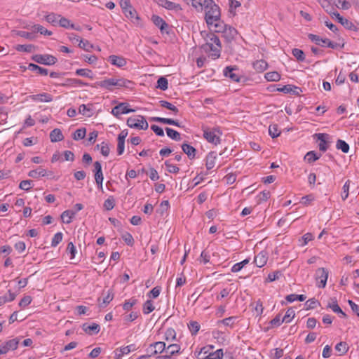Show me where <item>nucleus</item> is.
<instances>
[{
  "instance_id": "f8f14e48",
  "label": "nucleus",
  "mask_w": 359,
  "mask_h": 359,
  "mask_svg": "<svg viewBox=\"0 0 359 359\" xmlns=\"http://www.w3.org/2000/svg\"><path fill=\"white\" fill-rule=\"evenodd\" d=\"M315 136L317 137L318 140L320 141L318 144V147L320 151H326L329 147L330 142L328 139L330 138V135L327 133H316Z\"/></svg>"
},
{
  "instance_id": "1a4fd4ad",
  "label": "nucleus",
  "mask_w": 359,
  "mask_h": 359,
  "mask_svg": "<svg viewBox=\"0 0 359 359\" xmlns=\"http://www.w3.org/2000/svg\"><path fill=\"white\" fill-rule=\"evenodd\" d=\"M19 339L18 338L12 339L6 341L0 346V355L5 354L10 350H15L18 348Z\"/></svg>"
},
{
  "instance_id": "c756f323",
  "label": "nucleus",
  "mask_w": 359,
  "mask_h": 359,
  "mask_svg": "<svg viewBox=\"0 0 359 359\" xmlns=\"http://www.w3.org/2000/svg\"><path fill=\"white\" fill-rule=\"evenodd\" d=\"M205 40V43H212L217 45V43H219V45H221L220 40L219 37L215 35L214 33H208L206 34L205 36L204 37Z\"/></svg>"
},
{
  "instance_id": "ddd939ff",
  "label": "nucleus",
  "mask_w": 359,
  "mask_h": 359,
  "mask_svg": "<svg viewBox=\"0 0 359 359\" xmlns=\"http://www.w3.org/2000/svg\"><path fill=\"white\" fill-rule=\"evenodd\" d=\"M151 20L153 23L160 29L161 33L166 32L168 34L167 30L168 29V24L162 18L156 15H153Z\"/></svg>"
},
{
  "instance_id": "c03bdc74",
  "label": "nucleus",
  "mask_w": 359,
  "mask_h": 359,
  "mask_svg": "<svg viewBox=\"0 0 359 359\" xmlns=\"http://www.w3.org/2000/svg\"><path fill=\"white\" fill-rule=\"evenodd\" d=\"M86 134V129L85 128H81L77 129L73 134V139L74 140H82L85 137Z\"/></svg>"
},
{
  "instance_id": "4468645a",
  "label": "nucleus",
  "mask_w": 359,
  "mask_h": 359,
  "mask_svg": "<svg viewBox=\"0 0 359 359\" xmlns=\"http://www.w3.org/2000/svg\"><path fill=\"white\" fill-rule=\"evenodd\" d=\"M155 1L161 6L164 7L168 10L180 11H182L180 4H175L168 0H155Z\"/></svg>"
},
{
  "instance_id": "e433bc0d",
  "label": "nucleus",
  "mask_w": 359,
  "mask_h": 359,
  "mask_svg": "<svg viewBox=\"0 0 359 359\" xmlns=\"http://www.w3.org/2000/svg\"><path fill=\"white\" fill-rule=\"evenodd\" d=\"M58 25L64 28H72L76 29L73 23L71 22L69 20L66 18L60 16Z\"/></svg>"
},
{
  "instance_id": "a878e982",
  "label": "nucleus",
  "mask_w": 359,
  "mask_h": 359,
  "mask_svg": "<svg viewBox=\"0 0 359 359\" xmlns=\"http://www.w3.org/2000/svg\"><path fill=\"white\" fill-rule=\"evenodd\" d=\"M64 136L59 128H55L50 133V139L52 142H56L62 140Z\"/></svg>"
},
{
  "instance_id": "09e8293b",
  "label": "nucleus",
  "mask_w": 359,
  "mask_h": 359,
  "mask_svg": "<svg viewBox=\"0 0 359 359\" xmlns=\"http://www.w3.org/2000/svg\"><path fill=\"white\" fill-rule=\"evenodd\" d=\"M294 57L299 62H303L305 60V54L303 50L299 48H294L292 50Z\"/></svg>"
},
{
  "instance_id": "8fccbe9b",
  "label": "nucleus",
  "mask_w": 359,
  "mask_h": 359,
  "mask_svg": "<svg viewBox=\"0 0 359 359\" xmlns=\"http://www.w3.org/2000/svg\"><path fill=\"white\" fill-rule=\"evenodd\" d=\"M155 309L151 300H147L143 305V313L149 314Z\"/></svg>"
},
{
  "instance_id": "f704fd0d",
  "label": "nucleus",
  "mask_w": 359,
  "mask_h": 359,
  "mask_svg": "<svg viewBox=\"0 0 359 359\" xmlns=\"http://www.w3.org/2000/svg\"><path fill=\"white\" fill-rule=\"evenodd\" d=\"M74 212L72 210H65L61 215V219L64 223L69 224L72 222V219L74 215Z\"/></svg>"
},
{
  "instance_id": "58836bf2",
  "label": "nucleus",
  "mask_w": 359,
  "mask_h": 359,
  "mask_svg": "<svg viewBox=\"0 0 359 359\" xmlns=\"http://www.w3.org/2000/svg\"><path fill=\"white\" fill-rule=\"evenodd\" d=\"M159 103L162 107L172 111L175 114H177L179 112V109L175 105L166 100H160Z\"/></svg>"
},
{
  "instance_id": "c9c22d12",
  "label": "nucleus",
  "mask_w": 359,
  "mask_h": 359,
  "mask_svg": "<svg viewBox=\"0 0 359 359\" xmlns=\"http://www.w3.org/2000/svg\"><path fill=\"white\" fill-rule=\"evenodd\" d=\"M60 16V15H57V14L51 13L47 15L45 17V18L48 22L55 26V25H58Z\"/></svg>"
},
{
  "instance_id": "0e129e2a",
  "label": "nucleus",
  "mask_w": 359,
  "mask_h": 359,
  "mask_svg": "<svg viewBox=\"0 0 359 359\" xmlns=\"http://www.w3.org/2000/svg\"><path fill=\"white\" fill-rule=\"evenodd\" d=\"M165 165L166 166L168 172H169L170 173L176 174V173L179 172V171H180V168L177 166L170 163L169 161H166L165 162Z\"/></svg>"
},
{
  "instance_id": "5701e85b",
  "label": "nucleus",
  "mask_w": 359,
  "mask_h": 359,
  "mask_svg": "<svg viewBox=\"0 0 359 359\" xmlns=\"http://www.w3.org/2000/svg\"><path fill=\"white\" fill-rule=\"evenodd\" d=\"M182 149L184 153H185L189 158L193 159L196 156V149L189 144H183Z\"/></svg>"
},
{
  "instance_id": "13d9d810",
  "label": "nucleus",
  "mask_w": 359,
  "mask_h": 359,
  "mask_svg": "<svg viewBox=\"0 0 359 359\" xmlns=\"http://www.w3.org/2000/svg\"><path fill=\"white\" fill-rule=\"evenodd\" d=\"M115 206V199L113 196H109L104 203V207L107 210H111Z\"/></svg>"
},
{
  "instance_id": "423d86ee",
  "label": "nucleus",
  "mask_w": 359,
  "mask_h": 359,
  "mask_svg": "<svg viewBox=\"0 0 359 359\" xmlns=\"http://www.w3.org/2000/svg\"><path fill=\"white\" fill-rule=\"evenodd\" d=\"M326 11L333 18L335 17L338 22L341 24L346 29L348 30L358 31L357 27L349 20L343 18L337 11L330 12L328 10Z\"/></svg>"
},
{
  "instance_id": "20e7f679",
  "label": "nucleus",
  "mask_w": 359,
  "mask_h": 359,
  "mask_svg": "<svg viewBox=\"0 0 359 359\" xmlns=\"http://www.w3.org/2000/svg\"><path fill=\"white\" fill-rule=\"evenodd\" d=\"M32 60L37 63L48 66L53 65L57 62V59L55 56L48 54H36L32 57Z\"/></svg>"
},
{
  "instance_id": "37998d69",
  "label": "nucleus",
  "mask_w": 359,
  "mask_h": 359,
  "mask_svg": "<svg viewBox=\"0 0 359 359\" xmlns=\"http://www.w3.org/2000/svg\"><path fill=\"white\" fill-rule=\"evenodd\" d=\"M306 297L304 294H291L289 295H287L285 297V299L288 302H293L295 300H299L300 302H303L306 299Z\"/></svg>"
},
{
  "instance_id": "b1692460",
  "label": "nucleus",
  "mask_w": 359,
  "mask_h": 359,
  "mask_svg": "<svg viewBox=\"0 0 359 359\" xmlns=\"http://www.w3.org/2000/svg\"><path fill=\"white\" fill-rule=\"evenodd\" d=\"M113 298L114 293L111 290H109L107 294L103 297L102 302H101V299L100 297L97 299L99 306L105 307L111 301H112Z\"/></svg>"
},
{
  "instance_id": "69168bd1",
  "label": "nucleus",
  "mask_w": 359,
  "mask_h": 359,
  "mask_svg": "<svg viewBox=\"0 0 359 359\" xmlns=\"http://www.w3.org/2000/svg\"><path fill=\"white\" fill-rule=\"evenodd\" d=\"M236 319V317L235 316H231L229 318H226L222 320H219V323H222L223 325L226 326H230L232 327L233 324L235 323V320Z\"/></svg>"
},
{
  "instance_id": "5fc2aeb1",
  "label": "nucleus",
  "mask_w": 359,
  "mask_h": 359,
  "mask_svg": "<svg viewBox=\"0 0 359 359\" xmlns=\"http://www.w3.org/2000/svg\"><path fill=\"white\" fill-rule=\"evenodd\" d=\"M222 356V349H218L216 351H212V350H211L210 352L208 354L207 359H220Z\"/></svg>"
},
{
  "instance_id": "473e14b6",
  "label": "nucleus",
  "mask_w": 359,
  "mask_h": 359,
  "mask_svg": "<svg viewBox=\"0 0 359 359\" xmlns=\"http://www.w3.org/2000/svg\"><path fill=\"white\" fill-rule=\"evenodd\" d=\"M321 156V154H317V153L314 151H310L306 153L304 156V159L308 161V163H313L316 161L318 160Z\"/></svg>"
},
{
  "instance_id": "0eeeda50",
  "label": "nucleus",
  "mask_w": 359,
  "mask_h": 359,
  "mask_svg": "<svg viewBox=\"0 0 359 359\" xmlns=\"http://www.w3.org/2000/svg\"><path fill=\"white\" fill-rule=\"evenodd\" d=\"M201 49H203L205 53H210L211 56L214 57V58H218L220 56L222 45H219V43L215 45L211 43H204L201 46Z\"/></svg>"
},
{
  "instance_id": "bf43d9fd",
  "label": "nucleus",
  "mask_w": 359,
  "mask_h": 359,
  "mask_svg": "<svg viewBox=\"0 0 359 359\" xmlns=\"http://www.w3.org/2000/svg\"><path fill=\"white\" fill-rule=\"evenodd\" d=\"M137 300L135 298H131L128 300H126L123 304V309L125 311H129L131 308L137 304Z\"/></svg>"
},
{
  "instance_id": "aec40b11",
  "label": "nucleus",
  "mask_w": 359,
  "mask_h": 359,
  "mask_svg": "<svg viewBox=\"0 0 359 359\" xmlns=\"http://www.w3.org/2000/svg\"><path fill=\"white\" fill-rule=\"evenodd\" d=\"M108 61L113 65L118 67H124L126 65V60L121 56L111 55L108 57Z\"/></svg>"
},
{
  "instance_id": "7ed1b4c3",
  "label": "nucleus",
  "mask_w": 359,
  "mask_h": 359,
  "mask_svg": "<svg viewBox=\"0 0 359 359\" xmlns=\"http://www.w3.org/2000/svg\"><path fill=\"white\" fill-rule=\"evenodd\" d=\"M127 125L131 128L139 130H147L149 127V124L144 117L141 115L129 117L127 120Z\"/></svg>"
},
{
  "instance_id": "2f4dec72",
  "label": "nucleus",
  "mask_w": 359,
  "mask_h": 359,
  "mask_svg": "<svg viewBox=\"0 0 359 359\" xmlns=\"http://www.w3.org/2000/svg\"><path fill=\"white\" fill-rule=\"evenodd\" d=\"M32 29L34 33L39 32L41 34L43 35L50 36L53 34L51 31L48 30L47 29L44 28L42 25L38 24L33 25L32 27Z\"/></svg>"
},
{
  "instance_id": "774afa93",
  "label": "nucleus",
  "mask_w": 359,
  "mask_h": 359,
  "mask_svg": "<svg viewBox=\"0 0 359 359\" xmlns=\"http://www.w3.org/2000/svg\"><path fill=\"white\" fill-rule=\"evenodd\" d=\"M281 272L280 271H276L273 273H271L268 275L266 281L273 282L276 280H278L279 277L281 276Z\"/></svg>"
},
{
  "instance_id": "338daca9",
  "label": "nucleus",
  "mask_w": 359,
  "mask_h": 359,
  "mask_svg": "<svg viewBox=\"0 0 359 359\" xmlns=\"http://www.w3.org/2000/svg\"><path fill=\"white\" fill-rule=\"evenodd\" d=\"M319 304H320L319 302L313 298L307 300L305 303V305L306 306V309H315Z\"/></svg>"
},
{
  "instance_id": "9b49d317",
  "label": "nucleus",
  "mask_w": 359,
  "mask_h": 359,
  "mask_svg": "<svg viewBox=\"0 0 359 359\" xmlns=\"http://www.w3.org/2000/svg\"><path fill=\"white\" fill-rule=\"evenodd\" d=\"M316 280H320V284L318 285V287L320 288H324L326 285L328 278V271L325 268H319L316 271Z\"/></svg>"
},
{
  "instance_id": "2eb2a0df",
  "label": "nucleus",
  "mask_w": 359,
  "mask_h": 359,
  "mask_svg": "<svg viewBox=\"0 0 359 359\" xmlns=\"http://www.w3.org/2000/svg\"><path fill=\"white\" fill-rule=\"evenodd\" d=\"M203 137L208 142L212 143L215 145L219 144L221 141L220 137L217 134L214 133V132L210 131L208 128L203 130Z\"/></svg>"
},
{
  "instance_id": "a19ab883",
  "label": "nucleus",
  "mask_w": 359,
  "mask_h": 359,
  "mask_svg": "<svg viewBox=\"0 0 359 359\" xmlns=\"http://www.w3.org/2000/svg\"><path fill=\"white\" fill-rule=\"evenodd\" d=\"M265 79L269 81H278L280 79V75L277 72H270L265 74Z\"/></svg>"
},
{
  "instance_id": "f03ea898",
  "label": "nucleus",
  "mask_w": 359,
  "mask_h": 359,
  "mask_svg": "<svg viewBox=\"0 0 359 359\" xmlns=\"http://www.w3.org/2000/svg\"><path fill=\"white\" fill-rule=\"evenodd\" d=\"M132 84V81L123 78H109L100 81H97L92 86L95 88H103L109 90H112L114 88H130V86Z\"/></svg>"
},
{
  "instance_id": "4be33fe9",
  "label": "nucleus",
  "mask_w": 359,
  "mask_h": 359,
  "mask_svg": "<svg viewBox=\"0 0 359 359\" xmlns=\"http://www.w3.org/2000/svg\"><path fill=\"white\" fill-rule=\"evenodd\" d=\"M31 98L34 101H40L45 102H50L53 100V96L46 93L33 95L31 96Z\"/></svg>"
},
{
  "instance_id": "e2e57ef3",
  "label": "nucleus",
  "mask_w": 359,
  "mask_h": 359,
  "mask_svg": "<svg viewBox=\"0 0 359 359\" xmlns=\"http://www.w3.org/2000/svg\"><path fill=\"white\" fill-rule=\"evenodd\" d=\"M63 235L61 232L56 233L51 241V246H57L62 240Z\"/></svg>"
},
{
  "instance_id": "c85d7f7f",
  "label": "nucleus",
  "mask_w": 359,
  "mask_h": 359,
  "mask_svg": "<svg viewBox=\"0 0 359 359\" xmlns=\"http://www.w3.org/2000/svg\"><path fill=\"white\" fill-rule=\"evenodd\" d=\"M216 154L214 151L210 152L206 157L205 166L207 170H211L215 164Z\"/></svg>"
},
{
  "instance_id": "a18cd8bd",
  "label": "nucleus",
  "mask_w": 359,
  "mask_h": 359,
  "mask_svg": "<svg viewBox=\"0 0 359 359\" xmlns=\"http://www.w3.org/2000/svg\"><path fill=\"white\" fill-rule=\"evenodd\" d=\"M188 327L192 335H196L200 330V325L197 321H190Z\"/></svg>"
},
{
  "instance_id": "9d476101",
  "label": "nucleus",
  "mask_w": 359,
  "mask_h": 359,
  "mask_svg": "<svg viewBox=\"0 0 359 359\" xmlns=\"http://www.w3.org/2000/svg\"><path fill=\"white\" fill-rule=\"evenodd\" d=\"M238 71L236 66H228L224 69V75L226 77L230 78L233 81L240 82L241 76L236 72Z\"/></svg>"
},
{
  "instance_id": "4d7b16f0",
  "label": "nucleus",
  "mask_w": 359,
  "mask_h": 359,
  "mask_svg": "<svg viewBox=\"0 0 359 359\" xmlns=\"http://www.w3.org/2000/svg\"><path fill=\"white\" fill-rule=\"evenodd\" d=\"M32 180H22L20 182L19 184V188L24 191H28L32 189L31 184H32Z\"/></svg>"
},
{
  "instance_id": "864d4df0",
  "label": "nucleus",
  "mask_w": 359,
  "mask_h": 359,
  "mask_svg": "<svg viewBox=\"0 0 359 359\" xmlns=\"http://www.w3.org/2000/svg\"><path fill=\"white\" fill-rule=\"evenodd\" d=\"M157 88L162 90H165L168 88V82L166 78L160 77L157 81Z\"/></svg>"
},
{
  "instance_id": "6e6552de",
  "label": "nucleus",
  "mask_w": 359,
  "mask_h": 359,
  "mask_svg": "<svg viewBox=\"0 0 359 359\" xmlns=\"http://www.w3.org/2000/svg\"><path fill=\"white\" fill-rule=\"evenodd\" d=\"M135 109L129 108V105L127 102H121L118 105L115 106L112 110L111 114L116 116L118 117L121 114H128L130 112H134Z\"/></svg>"
},
{
  "instance_id": "a211bd4d",
  "label": "nucleus",
  "mask_w": 359,
  "mask_h": 359,
  "mask_svg": "<svg viewBox=\"0 0 359 359\" xmlns=\"http://www.w3.org/2000/svg\"><path fill=\"white\" fill-rule=\"evenodd\" d=\"M237 34V30L234 27L228 25L224 32H223L222 36L225 39V40L227 42L229 43L231 42L235 39Z\"/></svg>"
},
{
  "instance_id": "603ef678",
  "label": "nucleus",
  "mask_w": 359,
  "mask_h": 359,
  "mask_svg": "<svg viewBox=\"0 0 359 359\" xmlns=\"http://www.w3.org/2000/svg\"><path fill=\"white\" fill-rule=\"evenodd\" d=\"M335 349L340 353V355H342L345 354L348 351V347L346 342L341 341L336 345Z\"/></svg>"
},
{
  "instance_id": "f3484780",
  "label": "nucleus",
  "mask_w": 359,
  "mask_h": 359,
  "mask_svg": "<svg viewBox=\"0 0 359 359\" xmlns=\"http://www.w3.org/2000/svg\"><path fill=\"white\" fill-rule=\"evenodd\" d=\"M180 351V345L172 344L165 346L164 357L168 359H171V357L176 353H179Z\"/></svg>"
},
{
  "instance_id": "6e6d98bb",
  "label": "nucleus",
  "mask_w": 359,
  "mask_h": 359,
  "mask_svg": "<svg viewBox=\"0 0 359 359\" xmlns=\"http://www.w3.org/2000/svg\"><path fill=\"white\" fill-rule=\"evenodd\" d=\"M82 86V85H87L86 83H84L81 80L76 79H68L66 80L65 83H62V86Z\"/></svg>"
},
{
  "instance_id": "7c9ffc66",
  "label": "nucleus",
  "mask_w": 359,
  "mask_h": 359,
  "mask_svg": "<svg viewBox=\"0 0 359 359\" xmlns=\"http://www.w3.org/2000/svg\"><path fill=\"white\" fill-rule=\"evenodd\" d=\"M212 26H214L215 32L223 34L228 25L219 19L217 21H215Z\"/></svg>"
},
{
  "instance_id": "72a5a7b5",
  "label": "nucleus",
  "mask_w": 359,
  "mask_h": 359,
  "mask_svg": "<svg viewBox=\"0 0 359 359\" xmlns=\"http://www.w3.org/2000/svg\"><path fill=\"white\" fill-rule=\"evenodd\" d=\"M16 294L8 290V294L0 297V306H2L6 302H12L15 299Z\"/></svg>"
},
{
  "instance_id": "cd10ccee",
  "label": "nucleus",
  "mask_w": 359,
  "mask_h": 359,
  "mask_svg": "<svg viewBox=\"0 0 359 359\" xmlns=\"http://www.w3.org/2000/svg\"><path fill=\"white\" fill-rule=\"evenodd\" d=\"M94 149L100 150L102 155L105 157L108 156L110 152V149L108 144L104 142H102L101 144H97L95 147Z\"/></svg>"
},
{
  "instance_id": "79ce46f5",
  "label": "nucleus",
  "mask_w": 359,
  "mask_h": 359,
  "mask_svg": "<svg viewBox=\"0 0 359 359\" xmlns=\"http://www.w3.org/2000/svg\"><path fill=\"white\" fill-rule=\"evenodd\" d=\"M295 316V312L293 308H289L285 316L282 319V322H285L286 323H290Z\"/></svg>"
},
{
  "instance_id": "680f3d73",
  "label": "nucleus",
  "mask_w": 359,
  "mask_h": 359,
  "mask_svg": "<svg viewBox=\"0 0 359 359\" xmlns=\"http://www.w3.org/2000/svg\"><path fill=\"white\" fill-rule=\"evenodd\" d=\"M154 348L157 351L158 353H165V343L163 341H157L153 344Z\"/></svg>"
},
{
  "instance_id": "ea45409f",
  "label": "nucleus",
  "mask_w": 359,
  "mask_h": 359,
  "mask_svg": "<svg viewBox=\"0 0 359 359\" xmlns=\"http://www.w3.org/2000/svg\"><path fill=\"white\" fill-rule=\"evenodd\" d=\"M336 148L339 150H341L344 153H348L350 149L348 144L342 140H338L337 141Z\"/></svg>"
},
{
  "instance_id": "6ab92c4d",
  "label": "nucleus",
  "mask_w": 359,
  "mask_h": 359,
  "mask_svg": "<svg viewBox=\"0 0 359 359\" xmlns=\"http://www.w3.org/2000/svg\"><path fill=\"white\" fill-rule=\"evenodd\" d=\"M267 260L268 257L266 252L262 251L255 257L254 263L257 267L261 268L266 264Z\"/></svg>"
},
{
  "instance_id": "412c9836",
  "label": "nucleus",
  "mask_w": 359,
  "mask_h": 359,
  "mask_svg": "<svg viewBox=\"0 0 359 359\" xmlns=\"http://www.w3.org/2000/svg\"><path fill=\"white\" fill-rule=\"evenodd\" d=\"M277 90L284 93H291L295 95H299L300 92H302L300 88L293 85H285L282 88H278Z\"/></svg>"
},
{
  "instance_id": "49530a36",
  "label": "nucleus",
  "mask_w": 359,
  "mask_h": 359,
  "mask_svg": "<svg viewBox=\"0 0 359 359\" xmlns=\"http://www.w3.org/2000/svg\"><path fill=\"white\" fill-rule=\"evenodd\" d=\"M269 133L272 138H276L280 135L277 124L270 125L269 127Z\"/></svg>"
},
{
  "instance_id": "dca6fc26",
  "label": "nucleus",
  "mask_w": 359,
  "mask_h": 359,
  "mask_svg": "<svg viewBox=\"0 0 359 359\" xmlns=\"http://www.w3.org/2000/svg\"><path fill=\"white\" fill-rule=\"evenodd\" d=\"M53 172H47L46 170L39 167L37 169L32 170L28 172V176L32 178H39L40 177L52 176Z\"/></svg>"
},
{
  "instance_id": "39448f33",
  "label": "nucleus",
  "mask_w": 359,
  "mask_h": 359,
  "mask_svg": "<svg viewBox=\"0 0 359 359\" xmlns=\"http://www.w3.org/2000/svg\"><path fill=\"white\" fill-rule=\"evenodd\" d=\"M308 38L312 41L314 42L316 45L320 46H327L331 48L332 49H335L338 47V44L337 43H334L329 40L328 39H323L320 36L313 34H309L308 35Z\"/></svg>"
},
{
  "instance_id": "393cba45",
  "label": "nucleus",
  "mask_w": 359,
  "mask_h": 359,
  "mask_svg": "<svg viewBox=\"0 0 359 359\" xmlns=\"http://www.w3.org/2000/svg\"><path fill=\"white\" fill-rule=\"evenodd\" d=\"M254 69L257 72H263L268 67L267 62L264 60H256L252 64Z\"/></svg>"
},
{
  "instance_id": "f257e3e1",
  "label": "nucleus",
  "mask_w": 359,
  "mask_h": 359,
  "mask_svg": "<svg viewBox=\"0 0 359 359\" xmlns=\"http://www.w3.org/2000/svg\"><path fill=\"white\" fill-rule=\"evenodd\" d=\"M200 6L204 7L205 19L208 25H212L215 21L219 20L221 16L219 7L212 0H204Z\"/></svg>"
},
{
  "instance_id": "052dcab7",
  "label": "nucleus",
  "mask_w": 359,
  "mask_h": 359,
  "mask_svg": "<svg viewBox=\"0 0 359 359\" xmlns=\"http://www.w3.org/2000/svg\"><path fill=\"white\" fill-rule=\"evenodd\" d=\"M176 338V332L173 328H168L165 332V339L167 341L174 340Z\"/></svg>"
},
{
  "instance_id": "bb28decb",
  "label": "nucleus",
  "mask_w": 359,
  "mask_h": 359,
  "mask_svg": "<svg viewBox=\"0 0 359 359\" xmlns=\"http://www.w3.org/2000/svg\"><path fill=\"white\" fill-rule=\"evenodd\" d=\"M28 69L30 71L36 72L39 74L43 75V76H46L48 74V70L47 69L43 68V67H41L36 64H34V63L29 64Z\"/></svg>"
},
{
  "instance_id": "de8ad7c7",
  "label": "nucleus",
  "mask_w": 359,
  "mask_h": 359,
  "mask_svg": "<svg viewBox=\"0 0 359 359\" xmlns=\"http://www.w3.org/2000/svg\"><path fill=\"white\" fill-rule=\"evenodd\" d=\"M165 131L170 138L176 141L180 140V134L177 131L170 128H165Z\"/></svg>"
},
{
  "instance_id": "3c124183",
  "label": "nucleus",
  "mask_w": 359,
  "mask_h": 359,
  "mask_svg": "<svg viewBox=\"0 0 359 359\" xmlns=\"http://www.w3.org/2000/svg\"><path fill=\"white\" fill-rule=\"evenodd\" d=\"M34 48H35V46L32 44L18 45L15 47V50L18 51L31 53L34 50Z\"/></svg>"
},
{
  "instance_id": "4c0bfd02",
  "label": "nucleus",
  "mask_w": 359,
  "mask_h": 359,
  "mask_svg": "<svg viewBox=\"0 0 359 359\" xmlns=\"http://www.w3.org/2000/svg\"><path fill=\"white\" fill-rule=\"evenodd\" d=\"M213 347L210 346H205L203 347L201 351L197 354L196 357L198 359H207L208 354L212 350Z\"/></svg>"
}]
</instances>
